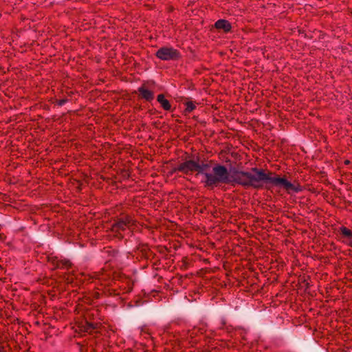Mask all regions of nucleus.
Wrapping results in <instances>:
<instances>
[{
  "mask_svg": "<svg viewBox=\"0 0 352 352\" xmlns=\"http://www.w3.org/2000/svg\"><path fill=\"white\" fill-rule=\"evenodd\" d=\"M230 163V171L221 165H217L214 166L212 170V173L210 175H207V180H204V182L208 186H212L219 183H224L229 181V176L233 177V179L241 184V175L242 172L240 167V159L238 160L234 155L228 160Z\"/></svg>",
  "mask_w": 352,
  "mask_h": 352,
  "instance_id": "1",
  "label": "nucleus"
},
{
  "mask_svg": "<svg viewBox=\"0 0 352 352\" xmlns=\"http://www.w3.org/2000/svg\"><path fill=\"white\" fill-rule=\"evenodd\" d=\"M255 179L256 181L264 182L267 184L285 190L288 193L298 192L302 190V188L298 184H294L288 181L285 177H281L272 172H265L263 170L256 171Z\"/></svg>",
  "mask_w": 352,
  "mask_h": 352,
  "instance_id": "2",
  "label": "nucleus"
},
{
  "mask_svg": "<svg viewBox=\"0 0 352 352\" xmlns=\"http://www.w3.org/2000/svg\"><path fill=\"white\" fill-rule=\"evenodd\" d=\"M177 169L184 173L188 174L190 172L197 171V174L204 175V180H207V175H210L211 166L210 163L201 162H197L194 160H187L180 164Z\"/></svg>",
  "mask_w": 352,
  "mask_h": 352,
  "instance_id": "3",
  "label": "nucleus"
},
{
  "mask_svg": "<svg viewBox=\"0 0 352 352\" xmlns=\"http://www.w3.org/2000/svg\"><path fill=\"white\" fill-rule=\"evenodd\" d=\"M156 56L163 60H175L179 57V52L173 47H162L157 51Z\"/></svg>",
  "mask_w": 352,
  "mask_h": 352,
  "instance_id": "4",
  "label": "nucleus"
},
{
  "mask_svg": "<svg viewBox=\"0 0 352 352\" xmlns=\"http://www.w3.org/2000/svg\"><path fill=\"white\" fill-rule=\"evenodd\" d=\"M214 26L217 29L222 30L225 32L230 31L231 29L230 23L225 19L218 20L215 23Z\"/></svg>",
  "mask_w": 352,
  "mask_h": 352,
  "instance_id": "5",
  "label": "nucleus"
},
{
  "mask_svg": "<svg viewBox=\"0 0 352 352\" xmlns=\"http://www.w3.org/2000/svg\"><path fill=\"white\" fill-rule=\"evenodd\" d=\"M342 235L346 239V243L349 245H352V231L346 227L340 228Z\"/></svg>",
  "mask_w": 352,
  "mask_h": 352,
  "instance_id": "6",
  "label": "nucleus"
},
{
  "mask_svg": "<svg viewBox=\"0 0 352 352\" xmlns=\"http://www.w3.org/2000/svg\"><path fill=\"white\" fill-rule=\"evenodd\" d=\"M138 91L140 95L146 100H151L154 97L153 93L144 87H140Z\"/></svg>",
  "mask_w": 352,
  "mask_h": 352,
  "instance_id": "7",
  "label": "nucleus"
},
{
  "mask_svg": "<svg viewBox=\"0 0 352 352\" xmlns=\"http://www.w3.org/2000/svg\"><path fill=\"white\" fill-rule=\"evenodd\" d=\"M157 101L161 104V105L165 110L170 109L171 106H170L169 102L164 98V95H162V94L158 95Z\"/></svg>",
  "mask_w": 352,
  "mask_h": 352,
  "instance_id": "8",
  "label": "nucleus"
},
{
  "mask_svg": "<svg viewBox=\"0 0 352 352\" xmlns=\"http://www.w3.org/2000/svg\"><path fill=\"white\" fill-rule=\"evenodd\" d=\"M130 221L129 220H119L115 224V227L118 230H124L126 227L129 226Z\"/></svg>",
  "mask_w": 352,
  "mask_h": 352,
  "instance_id": "9",
  "label": "nucleus"
},
{
  "mask_svg": "<svg viewBox=\"0 0 352 352\" xmlns=\"http://www.w3.org/2000/svg\"><path fill=\"white\" fill-rule=\"evenodd\" d=\"M185 105L186 107V111L188 112H190V111H193L195 108V105L192 101L185 102Z\"/></svg>",
  "mask_w": 352,
  "mask_h": 352,
  "instance_id": "10",
  "label": "nucleus"
},
{
  "mask_svg": "<svg viewBox=\"0 0 352 352\" xmlns=\"http://www.w3.org/2000/svg\"><path fill=\"white\" fill-rule=\"evenodd\" d=\"M62 265H63V266H65V267H68L71 266V263L69 261L62 262Z\"/></svg>",
  "mask_w": 352,
  "mask_h": 352,
  "instance_id": "11",
  "label": "nucleus"
},
{
  "mask_svg": "<svg viewBox=\"0 0 352 352\" xmlns=\"http://www.w3.org/2000/svg\"><path fill=\"white\" fill-rule=\"evenodd\" d=\"M66 101H67L66 100H60L58 102V105L59 106H63V104H65Z\"/></svg>",
  "mask_w": 352,
  "mask_h": 352,
  "instance_id": "12",
  "label": "nucleus"
},
{
  "mask_svg": "<svg viewBox=\"0 0 352 352\" xmlns=\"http://www.w3.org/2000/svg\"><path fill=\"white\" fill-rule=\"evenodd\" d=\"M345 164H349V160H346V161H345Z\"/></svg>",
  "mask_w": 352,
  "mask_h": 352,
  "instance_id": "13",
  "label": "nucleus"
}]
</instances>
